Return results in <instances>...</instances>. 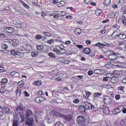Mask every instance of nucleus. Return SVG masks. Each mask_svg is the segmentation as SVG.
I'll return each mask as SVG.
<instances>
[{
  "label": "nucleus",
  "mask_w": 126,
  "mask_h": 126,
  "mask_svg": "<svg viewBox=\"0 0 126 126\" xmlns=\"http://www.w3.org/2000/svg\"><path fill=\"white\" fill-rule=\"evenodd\" d=\"M111 0H105L104 3V4L105 6H107L110 3Z\"/></svg>",
  "instance_id": "16"
},
{
  "label": "nucleus",
  "mask_w": 126,
  "mask_h": 126,
  "mask_svg": "<svg viewBox=\"0 0 126 126\" xmlns=\"http://www.w3.org/2000/svg\"><path fill=\"white\" fill-rule=\"evenodd\" d=\"M6 31L7 32L10 33H12L14 31V29L13 27H9L7 28L6 29Z\"/></svg>",
  "instance_id": "13"
},
{
  "label": "nucleus",
  "mask_w": 126,
  "mask_h": 126,
  "mask_svg": "<svg viewBox=\"0 0 126 126\" xmlns=\"http://www.w3.org/2000/svg\"><path fill=\"white\" fill-rule=\"evenodd\" d=\"M21 90L20 89V90L19 89H17L16 91V96H19L22 93Z\"/></svg>",
  "instance_id": "25"
},
{
  "label": "nucleus",
  "mask_w": 126,
  "mask_h": 126,
  "mask_svg": "<svg viewBox=\"0 0 126 126\" xmlns=\"http://www.w3.org/2000/svg\"><path fill=\"white\" fill-rule=\"evenodd\" d=\"M39 54V52H37L36 53H34L33 52H32L31 55L32 57H34L37 56Z\"/></svg>",
  "instance_id": "33"
},
{
  "label": "nucleus",
  "mask_w": 126,
  "mask_h": 126,
  "mask_svg": "<svg viewBox=\"0 0 126 126\" xmlns=\"http://www.w3.org/2000/svg\"><path fill=\"white\" fill-rule=\"evenodd\" d=\"M24 109L21 106H19L17 108L16 110L17 112H19V111H22Z\"/></svg>",
  "instance_id": "24"
},
{
  "label": "nucleus",
  "mask_w": 126,
  "mask_h": 126,
  "mask_svg": "<svg viewBox=\"0 0 126 126\" xmlns=\"http://www.w3.org/2000/svg\"><path fill=\"white\" fill-rule=\"evenodd\" d=\"M122 82L123 83H126V77L122 79Z\"/></svg>",
  "instance_id": "58"
},
{
  "label": "nucleus",
  "mask_w": 126,
  "mask_h": 126,
  "mask_svg": "<svg viewBox=\"0 0 126 126\" xmlns=\"http://www.w3.org/2000/svg\"><path fill=\"white\" fill-rule=\"evenodd\" d=\"M13 126H18V120H14L13 122Z\"/></svg>",
  "instance_id": "26"
},
{
  "label": "nucleus",
  "mask_w": 126,
  "mask_h": 126,
  "mask_svg": "<svg viewBox=\"0 0 126 126\" xmlns=\"http://www.w3.org/2000/svg\"><path fill=\"white\" fill-rule=\"evenodd\" d=\"M112 7L114 9H115L117 8L118 7V5H117L115 4L113 5L112 6Z\"/></svg>",
  "instance_id": "63"
},
{
  "label": "nucleus",
  "mask_w": 126,
  "mask_h": 126,
  "mask_svg": "<svg viewBox=\"0 0 126 126\" xmlns=\"http://www.w3.org/2000/svg\"><path fill=\"white\" fill-rule=\"evenodd\" d=\"M120 40H123L126 38V35L123 33H121L117 35Z\"/></svg>",
  "instance_id": "9"
},
{
  "label": "nucleus",
  "mask_w": 126,
  "mask_h": 126,
  "mask_svg": "<svg viewBox=\"0 0 126 126\" xmlns=\"http://www.w3.org/2000/svg\"><path fill=\"white\" fill-rule=\"evenodd\" d=\"M27 118H32L33 116L32 113L30 110H27L26 111Z\"/></svg>",
  "instance_id": "6"
},
{
  "label": "nucleus",
  "mask_w": 126,
  "mask_h": 126,
  "mask_svg": "<svg viewBox=\"0 0 126 126\" xmlns=\"http://www.w3.org/2000/svg\"><path fill=\"white\" fill-rule=\"evenodd\" d=\"M79 102V100L78 99H75V100H74L73 102L75 103H78Z\"/></svg>",
  "instance_id": "51"
},
{
  "label": "nucleus",
  "mask_w": 126,
  "mask_h": 126,
  "mask_svg": "<svg viewBox=\"0 0 126 126\" xmlns=\"http://www.w3.org/2000/svg\"><path fill=\"white\" fill-rule=\"evenodd\" d=\"M9 41H8L10 42V43L12 44L13 45L14 47H16L19 43V41L15 39H13V40L12 39H9Z\"/></svg>",
  "instance_id": "4"
},
{
  "label": "nucleus",
  "mask_w": 126,
  "mask_h": 126,
  "mask_svg": "<svg viewBox=\"0 0 126 126\" xmlns=\"http://www.w3.org/2000/svg\"><path fill=\"white\" fill-rule=\"evenodd\" d=\"M118 78L115 77H112L110 80V81L113 83H116L118 81Z\"/></svg>",
  "instance_id": "10"
},
{
  "label": "nucleus",
  "mask_w": 126,
  "mask_h": 126,
  "mask_svg": "<svg viewBox=\"0 0 126 126\" xmlns=\"http://www.w3.org/2000/svg\"><path fill=\"white\" fill-rule=\"evenodd\" d=\"M106 32V30L105 29H103L101 31V32L102 34H104Z\"/></svg>",
  "instance_id": "59"
},
{
  "label": "nucleus",
  "mask_w": 126,
  "mask_h": 126,
  "mask_svg": "<svg viewBox=\"0 0 126 126\" xmlns=\"http://www.w3.org/2000/svg\"><path fill=\"white\" fill-rule=\"evenodd\" d=\"M52 2L54 4H56L58 2V0H52Z\"/></svg>",
  "instance_id": "56"
},
{
  "label": "nucleus",
  "mask_w": 126,
  "mask_h": 126,
  "mask_svg": "<svg viewBox=\"0 0 126 126\" xmlns=\"http://www.w3.org/2000/svg\"><path fill=\"white\" fill-rule=\"evenodd\" d=\"M75 31V32L77 33V34L78 35H79L81 32V30L79 28H78Z\"/></svg>",
  "instance_id": "31"
},
{
  "label": "nucleus",
  "mask_w": 126,
  "mask_h": 126,
  "mask_svg": "<svg viewBox=\"0 0 126 126\" xmlns=\"http://www.w3.org/2000/svg\"><path fill=\"white\" fill-rule=\"evenodd\" d=\"M5 110L7 114H9L11 113V111H10L9 108L7 107L5 108Z\"/></svg>",
  "instance_id": "29"
},
{
  "label": "nucleus",
  "mask_w": 126,
  "mask_h": 126,
  "mask_svg": "<svg viewBox=\"0 0 126 126\" xmlns=\"http://www.w3.org/2000/svg\"><path fill=\"white\" fill-rule=\"evenodd\" d=\"M79 111L81 112H85V110L87 109V107L85 108V106H80L79 107Z\"/></svg>",
  "instance_id": "12"
},
{
  "label": "nucleus",
  "mask_w": 126,
  "mask_h": 126,
  "mask_svg": "<svg viewBox=\"0 0 126 126\" xmlns=\"http://www.w3.org/2000/svg\"><path fill=\"white\" fill-rule=\"evenodd\" d=\"M63 58L62 57L58 58L57 59V60L58 61L62 63L63 61Z\"/></svg>",
  "instance_id": "47"
},
{
  "label": "nucleus",
  "mask_w": 126,
  "mask_h": 126,
  "mask_svg": "<svg viewBox=\"0 0 126 126\" xmlns=\"http://www.w3.org/2000/svg\"><path fill=\"white\" fill-rule=\"evenodd\" d=\"M42 37V36L41 35L39 34L37 35L35 37L38 40L41 39Z\"/></svg>",
  "instance_id": "42"
},
{
  "label": "nucleus",
  "mask_w": 126,
  "mask_h": 126,
  "mask_svg": "<svg viewBox=\"0 0 126 126\" xmlns=\"http://www.w3.org/2000/svg\"><path fill=\"white\" fill-rule=\"evenodd\" d=\"M19 76V73L17 72H15L14 76L15 77H18Z\"/></svg>",
  "instance_id": "52"
},
{
  "label": "nucleus",
  "mask_w": 126,
  "mask_h": 126,
  "mask_svg": "<svg viewBox=\"0 0 126 126\" xmlns=\"http://www.w3.org/2000/svg\"><path fill=\"white\" fill-rule=\"evenodd\" d=\"M41 16L43 17H45V16H46V14H45L44 12H42L41 13Z\"/></svg>",
  "instance_id": "64"
},
{
  "label": "nucleus",
  "mask_w": 126,
  "mask_h": 126,
  "mask_svg": "<svg viewBox=\"0 0 126 126\" xmlns=\"http://www.w3.org/2000/svg\"><path fill=\"white\" fill-rule=\"evenodd\" d=\"M7 79L5 78L3 79L1 81V83L5 84L7 82Z\"/></svg>",
  "instance_id": "39"
},
{
  "label": "nucleus",
  "mask_w": 126,
  "mask_h": 126,
  "mask_svg": "<svg viewBox=\"0 0 126 126\" xmlns=\"http://www.w3.org/2000/svg\"><path fill=\"white\" fill-rule=\"evenodd\" d=\"M31 48V46L29 45H27L26 46V49H25V50L27 51L29 50H30Z\"/></svg>",
  "instance_id": "46"
},
{
  "label": "nucleus",
  "mask_w": 126,
  "mask_h": 126,
  "mask_svg": "<svg viewBox=\"0 0 126 126\" xmlns=\"http://www.w3.org/2000/svg\"><path fill=\"white\" fill-rule=\"evenodd\" d=\"M120 66L122 68H124L125 67V64L124 63H121L120 65Z\"/></svg>",
  "instance_id": "54"
},
{
  "label": "nucleus",
  "mask_w": 126,
  "mask_h": 126,
  "mask_svg": "<svg viewBox=\"0 0 126 126\" xmlns=\"http://www.w3.org/2000/svg\"><path fill=\"white\" fill-rule=\"evenodd\" d=\"M102 13L101 10H96L95 12V14L97 16H100Z\"/></svg>",
  "instance_id": "23"
},
{
  "label": "nucleus",
  "mask_w": 126,
  "mask_h": 126,
  "mask_svg": "<svg viewBox=\"0 0 126 126\" xmlns=\"http://www.w3.org/2000/svg\"><path fill=\"white\" fill-rule=\"evenodd\" d=\"M113 27L115 28L118 29L119 28V26L117 25V24H115L113 26Z\"/></svg>",
  "instance_id": "50"
},
{
  "label": "nucleus",
  "mask_w": 126,
  "mask_h": 126,
  "mask_svg": "<svg viewBox=\"0 0 126 126\" xmlns=\"http://www.w3.org/2000/svg\"><path fill=\"white\" fill-rule=\"evenodd\" d=\"M48 55L50 57L53 58H55L56 57L55 55L53 53L51 52L49 53Z\"/></svg>",
  "instance_id": "32"
},
{
  "label": "nucleus",
  "mask_w": 126,
  "mask_h": 126,
  "mask_svg": "<svg viewBox=\"0 0 126 126\" xmlns=\"http://www.w3.org/2000/svg\"><path fill=\"white\" fill-rule=\"evenodd\" d=\"M115 98L116 100H118L120 99V95L119 94H116L115 95Z\"/></svg>",
  "instance_id": "49"
},
{
  "label": "nucleus",
  "mask_w": 126,
  "mask_h": 126,
  "mask_svg": "<svg viewBox=\"0 0 126 126\" xmlns=\"http://www.w3.org/2000/svg\"><path fill=\"white\" fill-rule=\"evenodd\" d=\"M47 42L49 44H51L54 42V40L53 39H51L50 40H48L47 41Z\"/></svg>",
  "instance_id": "43"
},
{
  "label": "nucleus",
  "mask_w": 126,
  "mask_h": 126,
  "mask_svg": "<svg viewBox=\"0 0 126 126\" xmlns=\"http://www.w3.org/2000/svg\"><path fill=\"white\" fill-rule=\"evenodd\" d=\"M106 53L108 54H110L109 55H110L113 54L115 53V52H114L113 51L111 50H108L107 51Z\"/></svg>",
  "instance_id": "30"
},
{
  "label": "nucleus",
  "mask_w": 126,
  "mask_h": 126,
  "mask_svg": "<svg viewBox=\"0 0 126 126\" xmlns=\"http://www.w3.org/2000/svg\"><path fill=\"white\" fill-rule=\"evenodd\" d=\"M11 54L14 55H16L18 54L19 53L18 52H17L16 51H15L14 50H12L11 52Z\"/></svg>",
  "instance_id": "27"
},
{
  "label": "nucleus",
  "mask_w": 126,
  "mask_h": 126,
  "mask_svg": "<svg viewBox=\"0 0 126 126\" xmlns=\"http://www.w3.org/2000/svg\"><path fill=\"white\" fill-rule=\"evenodd\" d=\"M95 46L98 47L100 48H103L105 46V45L100 43H98L95 45Z\"/></svg>",
  "instance_id": "17"
},
{
  "label": "nucleus",
  "mask_w": 126,
  "mask_h": 126,
  "mask_svg": "<svg viewBox=\"0 0 126 126\" xmlns=\"http://www.w3.org/2000/svg\"><path fill=\"white\" fill-rule=\"evenodd\" d=\"M65 52V50L63 49H60L59 50V54H61L62 53H64Z\"/></svg>",
  "instance_id": "37"
},
{
  "label": "nucleus",
  "mask_w": 126,
  "mask_h": 126,
  "mask_svg": "<svg viewBox=\"0 0 126 126\" xmlns=\"http://www.w3.org/2000/svg\"><path fill=\"white\" fill-rule=\"evenodd\" d=\"M1 47V48L2 49H6L8 47L7 46L4 44H2Z\"/></svg>",
  "instance_id": "36"
},
{
  "label": "nucleus",
  "mask_w": 126,
  "mask_h": 126,
  "mask_svg": "<svg viewBox=\"0 0 126 126\" xmlns=\"http://www.w3.org/2000/svg\"><path fill=\"white\" fill-rule=\"evenodd\" d=\"M59 71L57 69H55L53 70V71L50 72L49 74L51 75H55L59 72Z\"/></svg>",
  "instance_id": "20"
},
{
  "label": "nucleus",
  "mask_w": 126,
  "mask_h": 126,
  "mask_svg": "<svg viewBox=\"0 0 126 126\" xmlns=\"http://www.w3.org/2000/svg\"><path fill=\"white\" fill-rule=\"evenodd\" d=\"M26 125L28 126H32L33 124V119L32 118H26Z\"/></svg>",
  "instance_id": "2"
},
{
  "label": "nucleus",
  "mask_w": 126,
  "mask_h": 126,
  "mask_svg": "<svg viewBox=\"0 0 126 126\" xmlns=\"http://www.w3.org/2000/svg\"><path fill=\"white\" fill-rule=\"evenodd\" d=\"M53 51L56 52L57 53L59 54V50H58L56 48H54L53 49Z\"/></svg>",
  "instance_id": "48"
},
{
  "label": "nucleus",
  "mask_w": 126,
  "mask_h": 126,
  "mask_svg": "<svg viewBox=\"0 0 126 126\" xmlns=\"http://www.w3.org/2000/svg\"><path fill=\"white\" fill-rule=\"evenodd\" d=\"M77 120L80 126H83L86 124L85 120V118L81 116H78Z\"/></svg>",
  "instance_id": "1"
},
{
  "label": "nucleus",
  "mask_w": 126,
  "mask_h": 126,
  "mask_svg": "<svg viewBox=\"0 0 126 126\" xmlns=\"http://www.w3.org/2000/svg\"><path fill=\"white\" fill-rule=\"evenodd\" d=\"M54 125L55 126H58L59 125H60V126H62V123L58 121Z\"/></svg>",
  "instance_id": "41"
},
{
  "label": "nucleus",
  "mask_w": 126,
  "mask_h": 126,
  "mask_svg": "<svg viewBox=\"0 0 126 126\" xmlns=\"http://www.w3.org/2000/svg\"><path fill=\"white\" fill-rule=\"evenodd\" d=\"M88 74L89 75H91L93 74V72L91 71H89L88 72Z\"/></svg>",
  "instance_id": "61"
},
{
  "label": "nucleus",
  "mask_w": 126,
  "mask_h": 126,
  "mask_svg": "<svg viewBox=\"0 0 126 126\" xmlns=\"http://www.w3.org/2000/svg\"><path fill=\"white\" fill-rule=\"evenodd\" d=\"M101 95V94L100 93H95L94 94V98H96L97 97H98L99 96H100Z\"/></svg>",
  "instance_id": "38"
},
{
  "label": "nucleus",
  "mask_w": 126,
  "mask_h": 126,
  "mask_svg": "<svg viewBox=\"0 0 126 126\" xmlns=\"http://www.w3.org/2000/svg\"><path fill=\"white\" fill-rule=\"evenodd\" d=\"M45 98L41 96L37 97L35 99V101L37 103H39L45 100Z\"/></svg>",
  "instance_id": "5"
},
{
  "label": "nucleus",
  "mask_w": 126,
  "mask_h": 126,
  "mask_svg": "<svg viewBox=\"0 0 126 126\" xmlns=\"http://www.w3.org/2000/svg\"><path fill=\"white\" fill-rule=\"evenodd\" d=\"M90 49L89 48H86L84 50V52L86 54H89L91 52Z\"/></svg>",
  "instance_id": "22"
},
{
  "label": "nucleus",
  "mask_w": 126,
  "mask_h": 126,
  "mask_svg": "<svg viewBox=\"0 0 126 126\" xmlns=\"http://www.w3.org/2000/svg\"><path fill=\"white\" fill-rule=\"evenodd\" d=\"M23 5L26 8H27V9H28L29 8V6H28L25 3H23Z\"/></svg>",
  "instance_id": "57"
},
{
  "label": "nucleus",
  "mask_w": 126,
  "mask_h": 126,
  "mask_svg": "<svg viewBox=\"0 0 126 126\" xmlns=\"http://www.w3.org/2000/svg\"><path fill=\"white\" fill-rule=\"evenodd\" d=\"M91 43V41L89 40H88L86 41V43L87 45L90 44Z\"/></svg>",
  "instance_id": "60"
},
{
  "label": "nucleus",
  "mask_w": 126,
  "mask_h": 126,
  "mask_svg": "<svg viewBox=\"0 0 126 126\" xmlns=\"http://www.w3.org/2000/svg\"><path fill=\"white\" fill-rule=\"evenodd\" d=\"M115 16V13H112L109 15V17L111 18H113Z\"/></svg>",
  "instance_id": "45"
},
{
  "label": "nucleus",
  "mask_w": 126,
  "mask_h": 126,
  "mask_svg": "<svg viewBox=\"0 0 126 126\" xmlns=\"http://www.w3.org/2000/svg\"><path fill=\"white\" fill-rule=\"evenodd\" d=\"M26 24L24 22L17 23L16 25V27L19 29H24L26 27Z\"/></svg>",
  "instance_id": "3"
},
{
  "label": "nucleus",
  "mask_w": 126,
  "mask_h": 126,
  "mask_svg": "<svg viewBox=\"0 0 126 126\" xmlns=\"http://www.w3.org/2000/svg\"><path fill=\"white\" fill-rule=\"evenodd\" d=\"M36 48L38 50H41L43 47V46L41 45H37L36 46Z\"/></svg>",
  "instance_id": "34"
},
{
  "label": "nucleus",
  "mask_w": 126,
  "mask_h": 126,
  "mask_svg": "<svg viewBox=\"0 0 126 126\" xmlns=\"http://www.w3.org/2000/svg\"><path fill=\"white\" fill-rule=\"evenodd\" d=\"M41 81L40 80H38L33 82V84L35 85L39 86L42 84Z\"/></svg>",
  "instance_id": "21"
},
{
  "label": "nucleus",
  "mask_w": 126,
  "mask_h": 126,
  "mask_svg": "<svg viewBox=\"0 0 126 126\" xmlns=\"http://www.w3.org/2000/svg\"><path fill=\"white\" fill-rule=\"evenodd\" d=\"M62 15L63 16H64L66 15V13L64 11H62L61 12Z\"/></svg>",
  "instance_id": "62"
},
{
  "label": "nucleus",
  "mask_w": 126,
  "mask_h": 126,
  "mask_svg": "<svg viewBox=\"0 0 126 126\" xmlns=\"http://www.w3.org/2000/svg\"><path fill=\"white\" fill-rule=\"evenodd\" d=\"M70 61L68 60H66L65 59L63 58L62 63L65 64H67L69 63Z\"/></svg>",
  "instance_id": "35"
},
{
  "label": "nucleus",
  "mask_w": 126,
  "mask_h": 126,
  "mask_svg": "<svg viewBox=\"0 0 126 126\" xmlns=\"http://www.w3.org/2000/svg\"><path fill=\"white\" fill-rule=\"evenodd\" d=\"M104 102L106 104H109L111 103V99L109 96H107L104 99Z\"/></svg>",
  "instance_id": "7"
},
{
  "label": "nucleus",
  "mask_w": 126,
  "mask_h": 126,
  "mask_svg": "<svg viewBox=\"0 0 126 126\" xmlns=\"http://www.w3.org/2000/svg\"><path fill=\"white\" fill-rule=\"evenodd\" d=\"M120 107H118L117 108L115 109L114 110H113L112 111L113 114H117L119 112H120V111H119L120 110V108H119Z\"/></svg>",
  "instance_id": "15"
},
{
  "label": "nucleus",
  "mask_w": 126,
  "mask_h": 126,
  "mask_svg": "<svg viewBox=\"0 0 126 126\" xmlns=\"http://www.w3.org/2000/svg\"><path fill=\"white\" fill-rule=\"evenodd\" d=\"M65 119L68 121H71L72 120V117L71 115H68L65 116Z\"/></svg>",
  "instance_id": "19"
},
{
  "label": "nucleus",
  "mask_w": 126,
  "mask_h": 126,
  "mask_svg": "<svg viewBox=\"0 0 126 126\" xmlns=\"http://www.w3.org/2000/svg\"><path fill=\"white\" fill-rule=\"evenodd\" d=\"M24 83V82L22 80L18 82L19 86L20 87H22L23 86V85Z\"/></svg>",
  "instance_id": "28"
},
{
  "label": "nucleus",
  "mask_w": 126,
  "mask_h": 126,
  "mask_svg": "<svg viewBox=\"0 0 126 126\" xmlns=\"http://www.w3.org/2000/svg\"><path fill=\"white\" fill-rule=\"evenodd\" d=\"M91 106V104H89L88 103H87L86 104V106H85V108L87 107V109H90Z\"/></svg>",
  "instance_id": "40"
},
{
  "label": "nucleus",
  "mask_w": 126,
  "mask_h": 126,
  "mask_svg": "<svg viewBox=\"0 0 126 126\" xmlns=\"http://www.w3.org/2000/svg\"><path fill=\"white\" fill-rule=\"evenodd\" d=\"M24 95L25 96L29 97V94L26 91H25L23 93Z\"/></svg>",
  "instance_id": "44"
},
{
  "label": "nucleus",
  "mask_w": 126,
  "mask_h": 126,
  "mask_svg": "<svg viewBox=\"0 0 126 126\" xmlns=\"http://www.w3.org/2000/svg\"><path fill=\"white\" fill-rule=\"evenodd\" d=\"M113 76V75L110 74H107V77H108L109 78H112V77Z\"/></svg>",
  "instance_id": "53"
},
{
  "label": "nucleus",
  "mask_w": 126,
  "mask_h": 126,
  "mask_svg": "<svg viewBox=\"0 0 126 126\" xmlns=\"http://www.w3.org/2000/svg\"><path fill=\"white\" fill-rule=\"evenodd\" d=\"M18 49V51H19L23 52L25 50V48L22 46L19 47Z\"/></svg>",
  "instance_id": "18"
},
{
  "label": "nucleus",
  "mask_w": 126,
  "mask_h": 126,
  "mask_svg": "<svg viewBox=\"0 0 126 126\" xmlns=\"http://www.w3.org/2000/svg\"><path fill=\"white\" fill-rule=\"evenodd\" d=\"M118 44L119 45L121 46L126 44V40L122 41H119L118 42Z\"/></svg>",
  "instance_id": "14"
},
{
  "label": "nucleus",
  "mask_w": 126,
  "mask_h": 126,
  "mask_svg": "<svg viewBox=\"0 0 126 126\" xmlns=\"http://www.w3.org/2000/svg\"><path fill=\"white\" fill-rule=\"evenodd\" d=\"M119 54L117 53H115L112 55H109V57L111 59L114 60L117 57V56Z\"/></svg>",
  "instance_id": "8"
},
{
  "label": "nucleus",
  "mask_w": 126,
  "mask_h": 126,
  "mask_svg": "<svg viewBox=\"0 0 126 126\" xmlns=\"http://www.w3.org/2000/svg\"><path fill=\"white\" fill-rule=\"evenodd\" d=\"M104 106H101L100 108L101 109H104L103 112L105 114H107L109 113V110L108 108H103Z\"/></svg>",
  "instance_id": "11"
},
{
  "label": "nucleus",
  "mask_w": 126,
  "mask_h": 126,
  "mask_svg": "<svg viewBox=\"0 0 126 126\" xmlns=\"http://www.w3.org/2000/svg\"><path fill=\"white\" fill-rule=\"evenodd\" d=\"M108 80V78L107 76L106 77H104L103 79V80L104 81H107Z\"/></svg>",
  "instance_id": "55"
}]
</instances>
